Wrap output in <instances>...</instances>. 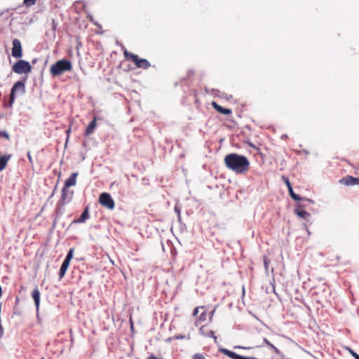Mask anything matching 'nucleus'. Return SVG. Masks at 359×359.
<instances>
[{
	"label": "nucleus",
	"mask_w": 359,
	"mask_h": 359,
	"mask_svg": "<svg viewBox=\"0 0 359 359\" xmlns=\"http://www.w3.org/2000/svg\"><path fill=\"white\" fill-rule=\"evenodd\" d=\"M225 165L238 174L247 172L250 168V161L242 155L236 153L227 154L224 159Z\"/></svg>",
	"instance_id": "1"
},
{
	"label": "nucleus",
	"mask_w": 359,
	"mask_h": 359,
	"mask_svg": "<svg viewBox=\"0 0 359 359\" xmlns=\"http://www.w3.org/2000/svg\"><path fill=\"white\" fill-rule=\"evenodd\" d=\"M72 69V62L69 60H60L54 63L50 69V73L53 76H57L65 72H70Z\"/></svg>",
	"instance_id": "2"
},
{
	"label": "nucleus",
	"mask_w": 359,
	"mask_h": 359,
	"mask_svg": "<svg viewBox=\"0 0 359 359\" xmlns=\"http://www.w3.org/2000/svg\"><path fill=\"white\" fill-rule=\"evenodd\" d=\"M123 55L126 59L131 60L135 65L136 67L147 69L150 67V62L146 59H141L137 55L133 54L125 50Z\"/></svg>",
	"instance_id": "3"
},
{
	"label": "nucleus",
	"mask_w": 359,
	"mask_h": 359,
	"mask_svg": "<svg viewBox=\"0 0 359 359\" xmlns=\"http://www.w3.org/2000/svg\"><path fill=\"white\" fill-rule=\"evenodd\" d=\"M25 86L22 81H17L13 86L9 97V100L8 103H5L4 106L6 107L11 108L15 100V93H20L21 94L25 93Z\"/></svg>",
	"instance_id": "4"
},
{
	"label": "nucleus",
	"mask_w": 359,
	"mask_h": 359,
	"mask_svg": "<svg viewBox=\"0 0 359 359\" xmlns=\"http://www.w3.org/2000/svg\"><path fill=\"white\" fill-rule=\"evenodd\" d=\"M32 70L30 64L25 60H20L13 66V71L18 74H27Z\"/></svg>",
	"instance_id": "5"
},
{
	"label": "nucleus",
	"mask_w": 359,
	"mask_h": 359,
	"mask_svg": "<svg viewBox=\"0 0 359 359\" xmlns=\"http://www.w3.org/2000/svg\"><path fill=\"white\" fill-rule=\"evenodd\" d=\"M99 203L109 210H113L115 203L111 195L108 193H102L99 197Z\"/></svg>",
	"instance_id": "6"
},
{
	"label": "nucleus",
	"mask_w": 359,
	"mask_h": 359,
	"mask_svg": "<svg viewBox=\"0 0 359 359\" xmlns=\"http://www.w3.org/2000/svg\"><path fill=\"white\" fill-rule=\"evenodd\" d=\"M12 55L15 58L21 57L22 55L21 42L18 39L13 40Z\"/></svg>",
	"instance_id": "7"
},
{
	"label": "nucleus",
	"mask_w": 359,
	"mask_h": 359,
	"mask_svg": "<svg viewBox=\"0 0 359 359\" xmlns=\"http://www.w3.org/2000/svg\"><path fill=\"white\" fill-rule=\"evenodd\" d=\"M69 188L63 187L61 193L60 203L64 205L67 203L71 201L74 192L69 191Z\"/></svg>",
	"instance_id": "8"
},
{
	"label": "nucleus",
	"mask_w": 359,
	"mask_h": 359,
	"mask_svg": "<svg viewBox=\"0 0 359 359\" xmlns=\"http://www.w3.org/2000/svg\"><path fill=\"white\" fill-rule=\"evenodd\" d=\"M340 183L346 186L359 185V178L347 175L340 180Z\"/></svg>",
	"instance_id": "9"
},
{
	"label": "nucleus",
	"mask_w": 359,
	"mask_h": 359,
	"mask_svg": "<svg viewBox=\"0 0 359 359\" xmlns=\"http://www.w3.org/2000/svg\"><path fill=\"white\" fill-rule=\"evenodd\" d=\"M199 332L201 335L205 337H213L216 338L214 335V332L210 329L208 325H203L199 329Z\"/></svg>",
	"instance_id": "10"
},
{
	"label": "nucleus",
	"mask_w": 359,
	"mask_h": 359,
	"mask_svg": "<svg viewBox=\"0 0 359 359\" xmlns=\"http://www.w3.org/2000/svg\"><path fill=\"white\" fill-rule=\"evenodd\" d=\"M77 176V172L72 173L71 176L65 180L64 187L69 188L72 186L76 185Z\"/></svg>",
	"instance_id": "11"
},
{
	"label": "nucleus",
	"mask_w": 359,
	"mask_h": 359,
	"mask_svg": "<svg viewBox=\"0 0 359 359\" xmlns=\"http://www.w3.org/2000/svg\"><path fill=\"white\" fill-rule=\"evenodd\" d=\"M212 105L213 108L217 110L220 114H224V115H229L231 114V110L228 108H224L219 104H218L216 102H212Z\"/></svg>",
	"instance_id": "12"
},
{
	"label": "nucleus",
	"mask_w": 359,
	"mask_h": 359,
	"mask_svg": "<svg viewBox=\"0 0 359 359\" xmlns=\"http://www.w3.org/2000/svg\"><path fill=\"white\" fill-rule=\"evenodd\" d=\"M96 121H97V118H96V116H94L93 121L89 123L88 126H87V128L86 129V131H85L86 136H89L94 132V130L96 128Z\"/></svg>",
	"instance_id": "13"
},
{
	"label": "nucleus",
	"mask_w": 359,
	"mask_h": 359,
	"mask_svg": "<svg viewBox=\"0 0 359 359\" xmlns=\"http://www.w3.org/2000/svg\"><path fill=\"white\" fill-rule=\"evenodd\" d=\"M89 217H90V215H89L88 207L87 206V207H86L85 210L82 212V214L80 216V217L78 218L77 219H75L74 221V222H75V223H83Z\"/></svg>",
	"instance_id": "14"
},
{
	"label": "nucleus",
	"mask_w": 359,
	"mask_h": 359,
	"mask_svg": "<svg viewBox=\"0 0 359 359\" xmlns=\"http://www.w3.org/2000/svg\"><path fill=\"white\" fill-rule=\"evenodd\" d=\"M32 297L34 299L36 309H38L40 304V292L37 287H36L32 292Z\"/></svg>",
	"instance_id": "15"
},
{
	"label": "nucleus",
	"mask_w": 359,
	"mask_h": 359,
	"mask_svg": "<svg viewBox=\"0 0 359 359\" xmlns=\"http://www.w3.org/2000/svg\"><path fill=\"white\" fill-rule=\"evenodd\" d=\"M11 157V155H4L2 156H0V172L6 168Z\"/></svg>",
	"instance_id": "16"
},
{
	"label": "nucleus",
	"mask_w": 359,
	"mask_h": 359,
	"mask_svg": "<svg viewBox=\"0 0 359 359\" xmlns=\"http://www.w3.org/2000/svg\"><path fill=\"white\" fill-rule=\"evenodd\" d=\"M295 213L300 217L306 219L310 217V213L304 210L302 207L295 209Z\"/></svg>",
	"instance_id": "17"
},
{
	"label": "nucleus",
	"mask_w": 359,
	"mask_h": 359,
	"mask_svg": "<svg viewBox=\"0 0 359 359\" xmlns=\"http://www.w3.org/2000/svg\"><path fill=\"white\" fill-rule=\"evenodd\" d=\"M69 264L70 262H68L67 260H64L63 263L62 264L59 273V276L60 279L65 276L66 271L69 268Z\"/></svg>",
	"instance_id": "18"
},
{
	"label": "nucleus",
	"mask_w": 359,
	"mask_h": 359,
	"mask_svg": "<svg viewBox=\"0 0 359 359\" xmlns=\"http://www.w3.org/2000/svg\"><path fill=\"white\" fill-rule=\"evenodd\" d=\"M208 314L205 311L202 312L201 315L198 316L197 320H196L195 325L196 326H198L202 323L205 322L207 320Z\"/></svg>",
	"instance_id": "19"
},
{
	"label": "nucleus",
	"mask_w": 359,
	"mask_h": 359,
	"mask_svg": "<svg viewBox=\"0 0 359 359\" xmlns=\"http://www.w3.org/2000/svg\"><path fill=\"white\" fill-rule=\"evenodd\" d=\"M288 191H289L290 195L292 199H294V201H299L301 200V198L297 194L294 193L292 187H291V189H288Z\"/></svg>",
	"instance_id": "20"
},
{
	"label": "nucleus",
	"mask_w": 359,
	"mask_h": 359,
	"mask_svg": "<svg viewBox=\"0 0 359 359\" xmlns=\"http://www.w3.org/2000/svg\"><path fill=\"white\" fill-rule=\"evenodd\" d=\"M74 252V248H71V249L69 250V252H68V253H67V256H66V257H65V260H67L68 262H71V259H72V257H73Z\"/></svg>",
	"instance_id": "21"
},
{
	"label": "nucleus",
	"mask_w": 359,
	"mask_h": 359,
	"mask_svg": "<svg viewBox=\"0 0 359 359\" xmlns=\"http://www.w3.org/2000/svg\"><path fill=\"white\" fill-rule=\"evenodd\" d=\"M281 179L285 182V184H286V186L287 187V189H291L292 185H291V183H290L289 179L287 177L284 176V175L282 176Z\"/></svg>",
	"instance_id": "22"
},
{
	"label": "nucleus",
	"mask_w": 359,
	"mask_h": 359,
	"mask_svg": "<svg viewBox=\"0 0 359 359\" xmlns=\"http://www.w3.org/2000/svg\"><path fill=\"white\" fill-rule=\"evenodd\" d=\"M36 0H24L23 4L29 7L35 4Z\"/></svg>",
	"instance_id": "23"
},
{
	"label": "nucleus",
	"mask_w": 359,
	"mask_h": 359,
	"mask_svg": "<svg viewBox=\"0 0 359 359\" xmlns=\"http://www.w3.org/2000/svg\"><path fill=\"white\" fill-rule=\"evenodd\" d=\"M193 359H205V357L202 353H196L192 357Z\"/></svg>",
	"instance_id": "24"
},
{
	"label": "nucleus",
	"mask_w": 359,
	"mask_h": 359,
	"mask_svg": "<svg viewBox=\"0 0 359 359\" xmlns=\"http://www.w3.org/2000/svg\"><path fill=\"white\" fill-rule=\"evenodd\" d=\"M264 342L271 348H272L276 353L278 352V350L276 347H275L270 341H269L267 339H264Z\"/></svg>",
	"instance_id": "25"
},
{
	"label": "nucleus",
	"mask_w": 359,
	"mask_h": 359,
	"mask_svg": "<svg viewBox=\"0 0 359 359\" xmlns=\"http://www.w3.org/2000/svg\"><path fill=\"white\" fill-rule=\"evenodd\" d=\"M269 263H270V261H269V258L267 257L264 256V264L265 269L266 270L268 269Z\"/></svg>",
	"instance_id": "26"
},
{
	"label": "nucleus",
	"mask_w": 359,
	"mask_h": 359,
	"mask_svg": "<svg viewBox=\"0 0 359 359\" xmlns=\"http://www.w3.org/2000/svg\"><path fill=\"white\" fill-rule=\"evenodd\" d=\"M199 309H204V306L196 307L193 311V316H196L199 312Z\"/></svg>",
	"instance_id": "27"
},
{
	"label": "nucleus",
	"mask_w": 359,
	"mask_h": 359,
	"mask_svg": "<svg viewBox=\"0 0 359 359\" xmlns=\"http://www.w3.org/2000/svg\"><path fill=\"white\" fill-rule=\"evenodd\" d=\"M355 359H359V355L355 351L351 354Z\"/></svg>",
	"instance_id": "28"
},
{
	"label": "nucleus",
	"mask_w": 359,
	"mask_h": 359,
	"mask_svg": "<svg viewBox=\"0 0 359 359\" xmlns=\"http://www.w3.org/2000/svg\"><path fill=\"white\" fill-rule=\"evenodd\" d=\"M248 145H249L250 147H252V148L255 149L256 150H257V151H259V148H257V147H255L252 143L248 142Z\"/></svg>",
	"instance_id": "29"
},
{
	"label": "nucleus",
	"mask_w": 359,
	"mask_h": 359,
	"mask_svg": "<svg viewBox=\"0 0 359 359\" xmlns=\"http://www.w3.org/2000/svg\"><path fill=\"white\" fill-rule=\"evenodd\" d=\"M52 25H53V29L54 30H55V29H56V23H55V20H53Z\"/></svg>",
	"instance_id": "30"
},
{
	"label": "nucleus",
	"mask_w": 359,
	"mask_h": 359,
	"mask_svg": "<svg viewBox=\"0 0 359 359\" xmlns=\"http://www.w3.org/2000/svg\"><path fill=\"white\" fill-rule=\"evenodd\" d=\"M214 312L215 311H212L210 312V321H212V317H213V315H214Z\"/></svg>",
	"instance_id": "31"
},
{
	"label": "nucleus",
	"mask_w": 359,
	"mask_h": 359,
	"mask_svg": "<svg viewBox=\"0 0 359 359\" xmlns=\"http://www.w3.org/2000/svg\"><path fill=\"white\" fill-rule=\"evenodd\" d=\"M346 350L349 352L351 355L354 352V351L350 348H346Z\"/></svg>",
	"instance_id": "32"
},
{
	"label": "nucleus",
	"mask_w": 359,
	"mask_h": 359,
	"mask_svg": "<svg viewBox=\"0 0 359 359\" xmlns=\"http://www.w3.org/2000/svg\"><path fill=\"white\" fill-rule=\"evenodd\" d=\"M27 156H28L29 161L30 162H32V156H31V155H30L29 152L28 153Z\"/></svg>",
	"instance_id": "33"
},
{
	"label": "nucleus",
	"mask_w": 359,
	"mask_h": 359,
	"mask_svg": "<svg viewBox=\"0 0 359 359\" xmlns=\"http://www.w3.org/2000/svg\"><path fill=\"white\" fill-rule=\"evenodd\" d=\"M130 325H131V327L133 328V320H132L131 318H130Z\"/></svg>",
	"instance_id": "34"
}]
</instances>
